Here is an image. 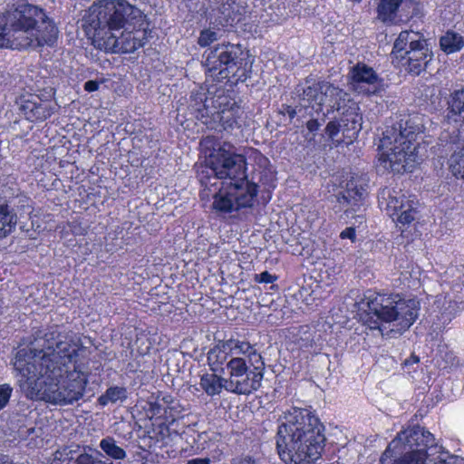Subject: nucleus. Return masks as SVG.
<instances>
[{"instance_id": "1", "label": "nucleus", "mask_w": 464, "mask_h": 464, "mask_svg": "<svg viewBox=\"0 0 464 464\" xmlns=\"http://www.w3.org/2000/svg\"><path fill=\"white\" fill-rule=\"evenodd\" d=\"M32 344L29 353L19 350L14 362L26 398L59 406L82 400L90 373L79 362L83 346L74 334L53 325L36 331Z\"/></svg>"}, {"instance_id": "2", "label": "nucleus", "mask_w": 464, "mask_h": 464, "mask_svg": "<svg viewBox=\"0 0 464 464\" xmlns=\"http://www.w3.org/2000/svg\"><path fill=\"white\" fill-rule=\"evenodd\" d=\"M88 38L111 53H131L149 41L151 30L146 16L127 0H102L82 20Z\"/></svg>"}, {"instance_id": "3", "label": "nucleus", "mask_w": 464, "mask_h": 464, "mask_svg": "<svg viewBox=\"0 0 464 464\" xmlns=\"http://www.w3.org/2000/svg\"><path fill=\"white\" fill-rule=\"evenodd\" d=\"M246 157L235 151L229 143H224L209 154L206 165L198 170V179L205 189L219 187L213 195L212 208L219 214L252 208L258 185L248 179Z\"/></svg>"}, {"instance_id": "4", "label": "nucleus", "mask_w": 464, "mask_h": 464, "mask_svg": "<svg viewBox=\"0 0 464 464\" xmlns=\"http://www.w3.org/2000/svg\"><path fill=\"white\" fill-rule=\"evenodd\" d=\"M324 423L310 409L287 410L276 436L281 459L285 464H314L324 450Z\"/></svg>"}, {"instance_id": "5", "label": "nucleus", "mask_w": 464, "mask_h": 464, "mask_svg": "<svg viewBox=\"0 0 464 464\" xmlns=\"http://www.w3.org/2000/svg\"><path fill=\"white\" fill-rule=\"evenodd\" d=\"M58 28L44 9L21 3L0 14V48L24 50L53 46Z\"/></svg>"}, {"instance_id": "6", "label": "nucleus", "mask_w": 464, "mask_h": 464, "mask_svg": "<svg viewBox=\"0 0 464 464\" xmlns=\"http://www.w3.org/2000/svg\"><path fill=\"white\" fill-rule=\"evenodd\" d=\"M420 124L411 115H401L385 127L378 145L379 166L392 173L411 172L417 161L415 140Z\"/></svg>"}, {"instance_id": "7", "label": "nucleus", "mask_w": 464, "mask_h": 464, "mask_svg": "<svg viewBox=\"0 0 464 464\" xmlns=\"http://www.w3.org/2000/svg\"><path fill=\"white\" fill-rule=\"evenodd\" d=\"M362 304L367 307L364 324L370 329H378L383 335L385 324H392L388 334H401L418 318L420 304L399 294H381L368 290Z\"/></svg>"}, {"instance_id": "8", "label": "nucleus", "mask_w": 464, "mask_h": 464, "mask_svg": "<svg viewBox=\"0 0 464 464\" xmlns=\"http://www.w3.org/2000/svg\"><path fill=\"white\" fill-rule=\"evenodd\" d=\"M188 109L208 129L218 126L224 130L240 128L245 113L224 88L216 86L191 92Z\"/></svg>"}, {"instance_id": "9", "label": "nucleus", "mask_w": 464, "mask_h": 464, "mask_svg": "<svg viewBox=\"0 0 464 464\" xmlns=\"http://www.w3.org/2000/svg\"><path fill=\"white\" fill-rule=\"evenodd\" d=\"M247 53L240 44H222L209 49L204 66L208 75L218 82L227 80L230 85L244 82L250 76Z\"/></svg>"}, {"instance_id": "10", "label": "nucleus", "mask_w": 464, "mask_h": 464, "mask_svg": "<svg viewBox=\"0 0 464 464\" xmlns=\"http://www.w3.org/2000/svg\"><path fill=\"white\" fill-rule=\"evenodd\" d=\"M393 440H399L398 447L402 451L398 464H438L440 458L457 456L444 451L438 446L432 433L420 426H413L399 432ZM457 459L454 460L456 464Z\"/></svg>"}, {"instance_id": "11", "label": "nucleus", "mask_w": 464, "mask_h": 464, "mask_svg": "<svg viewBox=\"0 0 464 464\" xmlns=\"http://www.w3.org/2000/svg\"><path fill=\"white\" fill-rule=\"evenodd\" d=\"M321 89L319 101L315 105H311L314 111L312 112L313 118H318L322 126L326 119L336 111L342 115V121L345 125L352 122L353 128H357L362 116L358 112V105L350 98V95L343 89L327 81H324Z\"/></svg>"}, {"instance_id": "12", "label": "nucleus", "mask_w": 464, "mask_h": 464, "mask_svg": "<svg viewBox=\"0 0 464 464\" xmlns=\"http://www.w3.org/2000/svg\"><path fill=\"white\" fill-rule=\"evenodd\" d=\"M352 89L366 96L378 95L384 91L383 80L369 65L357 63L349 72Z\"/></svg>"}, {"instance_id": "13", "label": "nucleus", "mask_w": 464, "mask_h": 464, "mask_svg": "<svg viewBox=\"0 0 464 464\" xmlns=\"http://www.w3.org/2000/svg\"><path fill=\"white\" fill-rule=\"evenodd\" d=\"M382 198L386 201V209L393 220L409 225L415 219L417 202L401 191L385 188L382 192Z\"/></svg>"}, {"instance_id": "14", "label": "nucleus", "mask_w": 464, "mask_h": 464, "mask_svg": "<svg viewBox=\"0 0 464 464\" xmlns=\"http://www.w3.org/2000/svg\"><path fill=\"white\" fill-rule=\"evenodd\" d=\"M246 373L236 377L226 378L225 390L237 395H250L258 391L265 374V364L251 365Z\"/></svg>"}, {"instance_id": "15", "label": "nucleus", "mask_w": 464, "mask_h": 464, "mask_svg": "<svg viewBox=\"0 0 464 464\" xmlns=\"http://www.w3.org/2000/svg\"><path fill=\"white\" fill-rule=\"evenodd\" d=\"M432 58L433 53L430 47L429 40L420 34L413 42L412 46L408 49L407 54L403 57V62L400 63V66H403L411 74L419 75L427 68Z\"/></svg>"}, {"instance_id": "16", "label": "nucleus", "mask_w": 464, "mask_h": 464, "mask_svg": "<svg viewBox=\"0 0 464 464\" xmlns=\"http://www.w3.org/2000/svg\"><path fill=\"white\" fill-rule=\"evenodd\" d=\"M14 200L24 207L29 198L25 196H17L14 199H10L0 194V239L12 234L17 225L18 216Z\"/></svg>"}, {"instance_id": "17", "label": "nucleus", "mask_w": 464, "mask_h": 464, "mask_svg": "<svg viewBox=\"0 0 464 464\" xmlns=\"http://www.w3.org/2000/svg\"><path fill=\"white\" fill-rule=\"evenodd\" d=\"M367 180L363 177L353 175L347 180L343 190L340 191L337 201L351 207L359 206L367 196Z\"/></svg>"}, {"instance_id": "18", "label": "nucleus", "mask_w": 464, "mask_h": 464, "mask_svg": "<svg viewBox=\"0 0 464 464\" xmlns=\"http://www.w3.org/2000/svg\"><path fill=\"white\" fill-rule=\"evenodd\" d=\"M439 157L444 158L450 153L448 159L449 169L456 178L464 180V143H456L455 140L439 144Z\"/></svg>"}, {"instance_id": "19", "label": "nucleus", "mask_w": 464, "mask_h": 464, "mask_svg": "<svg viewBox=\"0 0 464 464\" xmlns=\"http://www.w3.org/2000/svg\"><path fill=\"white\" fill-rule=\"evenodd\" d=\"M314 111L311 105H305L301 103L295 107H292L287 104H283L279 113L288 115L292 121L296 116L298 121H302L305 124L306 129L312 134H315L321 128V122L318 118H313L312 112Z\"/></svg>"}, {"instance_id": "20", "label": "nucleus", "mask_w": 464, "mask_h": 464, "mask_svg": "<svg viewBox=\"0 0 464 464\" xmlns=\"http://www.w3.org/2000/svg\"><path fill=\"white\" fill-rule=\"evenodd\" d=\"M21 111L30 121H44L55 112L56 105L50 101L27 100L21 105Z\"/></svg>"}, {"instance_id": "21", "label": "nucleus", "mask_w": 464, "mask_h": 464, "mask_svg": "<svg viewBox=\"0 0 464 464\" xmlns=\"http://www.w3.org/2000/svg\"><path fill=\"white\" fill-rule=\"evenodd\" d=\"M227 349L230 351V358L241 356L246 358L250 365L265 364L262 355L257 352L255 345L249 342L230 338L227 340Z\"/></svg>"}, {"instance_id": "22", "label": "nucleus", "mask_w": 464, "mask_h": 464, "mask_svg": "<svg viewBox=\"0 0 464 464\" xmlns=\"http://www.w3.org/2000/svg\"><path fill=\"white\" fill-rule=\"evenodd\" d=\"M361 129L362 121H359L357 128L353 129V123L349 122L348 125H345V122L342 121V115H340L339 119L334 118L326 124L324 132L330 140L336 142V145H340L344 140H338L335 138L341 130H343V137L349 139L350 141H352L357 137Z\"/></svg>"}, {"instance_id": "23", "label": "nucleus", "mask_w": 464, "mask_h": 464, "mask_svg": "<svg viewBox=\"0 0 464 464\" xmlns=\"http://www.w3.org/2000/svg\"><path fill=\"white\" fill-rule=\"evenodd\" d=\"M420 34L415 32L402 31L395 40L391 53V58L392 63L396 66H400V63L403 62V57L407 54L408 49H410L413 42H415Z\"/></svg>"}, {"instance_id": "24", "label": "nucleus", "mask_w": 464, "mask_h": 464, "mask_svg": "<svg viewBox=\"0 0 464 464\" xmlns=\"http://www.w3.org/2000/svg\"><path fill=\"white\" fill-rule=\"evenodd\" d=\"M309 82L305 81L304 84H298L295 88V94L298 99V103L305 105H315L319 101L322 92L321 87L324 81L314 82L312 84H308Z\"/></svg>"}, {"instance_id": "25", "label": "nucleus", "mask_w": 464, "mask_h": 464, "mask_svg": "<svg viewBox=\"0 0 464 464\" xmlns=\"http://www.w3.org/2000/svg\"><path fill=\"white\" fill-rule=\"evenodd\" d=\"M403 0H380L376 12L377 18L387 25L395 24L398 22V10Z\"/></svg>"}, {"instance_id": "26", "label": "nucleus", "mask_w": 464, "mask_h": 464, "mask_svg": "<svg viewBox=\"0 0 464 464\" xmlns=\"http://www.w3.org/2000/svg\"><path fill=\"white\" fill-rule=\"evenodd\" d=\"M447 117L454 122L464 123V88L455 90L448 102Z\"/></svg>"}, {"instance_id": "27", "label": "nucleus", "mask_w": 464, "mask_h": 464, "mask_svg": "<svg viewBox=\"0 0 464 464\" xmlns=\"http://www.w3.org/2000/svg\"><path fill=\"white\" fill-rule=\"evenodd\" d=\"M227 340L218 341V343L208 353V362L213 372L218 371V368L224 363L227 364L230 351L227 349Z\"/></svg>"}, {"instance_id": "28", "label": "nucleus", "mask_w": 464, "mask_h": 464, "mask_svg": "<svg viewBox=\"0 0 464 464\" xmlns=\"http://www.w3.org/2000/svg\"><path fill=\"white\" fill-rule=\"evenodd\" d=\"M399 440H392L385 451L382 453L380 462L381 464H398V461L401 459L402 451L398 447ZM455 457L447 456V459L440 458V461L438 464H454Z\"/></svg>"}, {"instance_id": "29", "label": "nucleus", "mask_w": 464, "mask_h": 464, "mask_svg": "<svg viewBox=\"0 0 464 464\" xmlns=\"http://www.w3.org/2000/svg\"><path fill=\"white\" fill-rule=\"evenodd\" d=\"M440 49L447 54L459 52L464 47V37L452 30H448L440 38Z\"/></svg>"}, {"instance_id": "30", "label": "nucleus", "mask_w": 464, "mask_h": 464, "mask_svg": "<svg viewBox=\"0 0 464 464\" xmlns=\"http://www.w3.org/2000/svg\"><path fill=\"white\" fill-rule=\"evenodd\" d=\"M225 377L215 373H205L200 377V386L208 396L218 395L225 389Z\"/></svg>"}, {"instance_id": "31", "label": "nucleus", "mask_w": 464, "mask_h": 464, "mask_svg": "<svg viewBox=\"0 0 464 464\" xmlns=\"http://www.w3.org/2000/svg\"><path fill=\"white\" fill-rule=\"evenodd\" d=\"M251 368L252 366L246 362V358L235 356L227 362L226 367L222 371L226 375L225 378H230L246 373Z\"/></svg>"}, {"instance_id": "32", "label": "nucleus", "mask_w": 464, "mask_h": 464, "mask_svg": "<svg viewBox=\"0 0 464 464\" xmlns=\"http://www.w3.org/2000/svg\"><path fill=\"white\" fill-rule=\"evenodd\" d=\"M128 398V391L125 387L111 386L97 400L98 403L104 407L108 403H116L124 401Z\"/></svg>"}, {"instance_id": "33", "label": "nucleus", "mask_w": 464, "mask_h": 464, "mask_svg": "<svg viewBox=\"0 0 464 464\" xmlns=\"http://www.w3.org/2000/svg\"><path fill=\"white\" fill-rule=\"evenodd\" d=\"M100 448L106 455L113 459H123L126 458L125 450L116 444L114 439L107 437L100 442Z\"/></svg>"}, {"instance_id": "34", "label": "nucleus", "mask_w": 464, "mask_h": 464, "mask_svg": "<svg viewBox=\"0 0 464 464\" xmlns=\"http://www.w3.org/2000/svg\"><path fill=\"white\" fill-rule=\"evenodd\" d=\"M89 450L92 451V453L84 451L83 453H80L75 459H73L72 450H70L67 455H71L70 461H72V464H96L97 457H103V454L99 450H92L91 448H89Z\"/></svg>"}, {"instance_id": "35", "label": "nucleus", "mask_w": 464, "mask_h": 464, "mask_svg": "<svg viewBox=\"0 0 464 464\" xmlns=\"http://www.w3.org/2000/svg\"><path fill=\"white\" fill-rule=\"evenodd\" d=\"M226 25L232 26L234 24H237L242 19V14L239 13V8L235 4L224 5L221 11Z\"/></svg>"}, {"instance_id": "36", "label": "nucleus", "mask_w": 464, "mask_h": 464, "mask_svg": "<svg viewBox=\"0 0 464 464\" xmlns=\"http://www.w3.org/2000/svg\"><path fill=\"white\" fill-rule=\"evenodd\" d=\"M218 38L219 35L218 31H215L212 28L204 29L199 34L198 44L201 47H206L218 41Z\"/></svg>"}, {"instance_id": "37", "label": "nucleus", "mask_w": 464, "mask_h": 464, "mask_svg": "<svg viewBox=\"0 0 464 464\" xmlns=\"http://www.w3.org/2000/svg\"><path fill=\"white\" fill-rule=\"evenodd\" d=\"M13 388L9 384H0V411L8 403Z\"/></svg>"}, {"instance_id": "38", "label": "nucleus", "mask_w": 464, "mask_h": 464, "mask_svg": "<svg viewBox=\"0 0 464 464\" xmlns=\"http://www.w3.org/2000/svg\"><path fill=\"white\" fill-rule=\"evenodd\" d=\"M277 276L270 274L268 271H264L260 274H256L254 276V281L256 283H264V284H269L274 283L277 280Z\"/></svg>"}, {"instance_id": "39", "label": "nucleus", "mask_w": 464, "mask_h": 464, "mask_svg": "<svg viewBox=\"0 0 464 464\" xmlns=\"http://www.w3.org/2000/svg\"><path fill=\"white\" fill-rule=\"evenodd\" d=\"M340 237L343 239L348 238L351 239L352 242H353L356 237L355 228L353 227H346L344 230L341 232Z\"/></svg>"}, {"instance_id": "40", "label": "nucleus", "mask_w": 464, "mask_h": 464, "mask_svg": "<svg viewBox=\"0 0 464 464\" xmlns=\"http://www.w3.org/2000/svg\"><path fill=\"white\" fill-rule=\"evenodd\" d=\"M99 85L98 82L90 80L84 83V90L88 92H92L98 90Z\"/></svg>"}, {"instance_id": "41", "label": "nucleus", "mask_w": 464, "mask_h": 464, "mask_svg": "<svg viewBox=\"0 0 464 464\" xmlns=\"http://www.w3.org/2000/svg\"><path fill=\"white\" fill-rule=\"evenodd\" d=\"M211 460L208 458H196L189 459L186 464H210Z\"/></svg>"}, {"instance_id": "42", "label": "nucleus", "mask_w": 464, "mask_h": 464, "mask_svg": "<svg viewBox=\"0 0 464 464\" xmlns=\"http://www.w3.org/2000/svg\"><path fill=\"white\" fill-rule=\"evenodd\" d=\"M72 233L74 235H84L86 233L85 228L82 227L80 225L72 226Z\"/></svg>"}, {"instance_id": "43", "label": "nucleus", "mask_w": 464, "mask_h": 464, "mask_svg": "<svg viewBox=\"0 0 464 464\" xmlns=\"http://www.w3.org/2000/svg\"><path fill=\"white\" fill-rule=\"evenodd\" d=\"M419 362V358L416 355H411L409 359H406L404 364L406 366L417 363Z\"/></svg>"}, {"instance_id": "44", "label": "nucleus", "mask_w": 464, "mask_h": 464, "mask_svg": "<svg viewBox=\"0 0 464 464\" xmlns=\"http://www.w3.org/2000/svg\"><path fill=\"white\" fill-rule=\"evenodd\" d=\"M241 464H256V459L251 456H246L242 459Z\"/></svg>"}, {"instance_id": "45", "label": "nucleus", "mask_w": 464, "mask_h": 464, "mask_svg": "<svg viewBox=\"0 0 464 464\" xmlns=\"http://www.w3.org/2000/svg\"><path fill=\"white\" fill-rule=\"evenodd\" d=\"M96 464H113L109 459H104L103 457H97Z\"/></svg>"}, {"instance_id": "46", "label": "nucleus", "mask_w": 464, "mask_h": 464, "mask_svg": "<svg viewBox=\"0 0 464 464\" xmlns=\"http://www.w3.org/2000/svg\"><path fill=\"white\" fill-rule=\"evenodd\" d=\"M256 159L259 160L260 164L268 162V159L266 157H265L262 153L257 152V151H256Z\"/></svg>"}, {"instance_id": "47", "label": "nucleus", "mask_w": 464, "mask_h": 464, "mask_svg": "<svg viewBox=\"0 0 464 464\" xmlns=\"http://www.w3.org/2000/svg\"><path fill=\"white\" fill-rule=\"evenodd\" d=\"M163 401H164L166 403H170V402H172V400L170 399V396L164 397V398H163Z\"/></svg>"}]
</instances>
